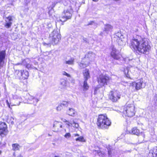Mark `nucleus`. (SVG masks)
<instances>
[{
    "mask_svg": "<svg viewBox=\"0 0 157 157\" xmlns=\"http://www.w3.org/2000/svg\"><path fill=\"white\" fill-rule=\"evenodd\" d=\"M21 63H18L16 64V65H21Z\"/></svg>",
    "mask_w": 157,
    "mask_h": 157,
    "instance_id": "c9c22d12",
    "label": "nucleus"
},
{
    "mask_svg": "<svg viewBox=\"0 0 157 157\" xmlns=\"http://www.w3.org/2000/svg\"><path fill=\"white\" fill-rule=\"evenodd\" d=\"M72 124H73L72 125V126L76 128H78L79 126V124L78 123L75 122L74 121H73Z\"/></svg>",
    "mask_w": 157,
    "mask_h": 157,
    "instance_id": "c85d7f7f",
    "label": "nucleus"
},
{
    "mask_svg": "<svg viewBox=\"0 0 157 157\" xmlns=\"http://www.w3.org/2000/svg\"><path fill=\"white\" fill-rule=\"evenodd\" d=\"M93 1L95 2H97L98 1V0H92Z\"/></svg>",
    "mask_w": 157,
    "mask_h": 157,
    "instance_id": "e433bc0d",
    "label": "nucleus"
},
{
    "mask_svg": "<svg viewBox=\"0 0 157 157\" xmlns=\"http://www.w3.org/2000/svg\"><path fill=\"white\" fill-rule=\"evenodd\" d=\"M82 74L84 80H87L90 78V75L89 70L88 69L86 68L83 71Z\"/></svg>",
    "mask_w": 157,
    "mask_h": 157,
    "instance_id": "dca6fc26",
    "label": "nucleus"
},
{
    "mask_svg": "<svg viewBox=\"0 0 157 157\" xmlns=\"http://www.w3.org/2000/svg\"><path fill=\"white\" fill-rule=\"evenodd\" d=\"M76 141H79L81 142H85L86 140L84 139L83 136H80L75 139Z\"/></svg>",
    "mask_w": 157,
    "mask_h": 157,
    "instance_id": "393cba45",
    "label": "nucleus"
},
{
    "mask_svg": "<svg viewBox=\"0 0 157 157\" xmlns=\"http://www.w3.org/2000/svg\"><path fill=\"white\" fill-rule=\"evenodd\" d=\"M94 23V21H90L88 24V25H93V23Z\"/></svg>",
    "mask_w": 157,
    "mask_h": 157,
    "instance_id": "473e14b6",
    "label": "nucleus"
},
{
    "mask_svg": "<svg viewBox=\"0 0 157 157\" xmlns=\"http://www.w3.org/2000/svg\"><path fill=\"white\" fill-rule=\"evenodd\" d=\"M69 103L66 101H63L62 103H60L56 107V109L57 111H61L63 109L67 107L68 106Z\"/></svg>",
    "mask_w": 157,
    "mask_h": 157,
    "instance_id": "4468645a",
    "label": "nucleus"
},
{
    "mask_svg": "<svg viewBox=\"0 0 157 157\" xmlns=\"http://www.w3.org/2000/svg\"><path fill=\"white\" fill-rule=\"evenodd\" d=\"M112 150L111 149H108V154L109 155H111L112 154Z\"/></svg>",
    "mask_w": 157,
    "mask_h": 157,
    "instance_id": "2f4dec72",
    "label": "nucleus"
},
{
    "mask_svg": "<svg viewBox=\"0 0 157 157\" xmlns=\"http://www.w3.org/2000/svg\"><path fill=\"white\" fill-rule=\"evenodd\" d=\"M73 10L71 7L69 9L64 10L63 13V15L59 21L62 22H64L67 20L71 19L72 17V13Z\"/></svg>",
    "mask_w": 157,
    "mask_h": 157,
    "instance_id": "6e6552de",
    "label": "nucleus"
},
{
    "mask_svg": "<svg viewBox=\"0 0 157 157\" xmlns=\"http://www.w3.org/2000/svg\"><path fill=\"white\" fill-rule=\"evenodd\" d=\"M21 70H16L14 73V75L16 78L20 79L21 78Z\"/></svg>",
    "mask_w": 157,
    "mask_h": 157,
    "instance_id": "5701e85b",
    "label": "nucleus"
},
{
    "mask_svg": "<svg viewBox=\"0 0 157 157\" xmlns=\"http://www.w3.org/2000/svg\"><path fill=\"white\" fill-rule=\"evenodd\" d=\"M129 46L134 52L140 55H147L151 49L149 39L139 35H136L130 40Z\"/></svg>",
    "mask_w": 157,
    "mask_h": 157,
    "instance_id": "f257e3e1",
    "label": "nucleus"
},
{
    "mask_svg": "<svg viewBox=\"0 0 157 157\" xmlns=\"http://www.w3.org/2000/svg\"><path fill=\"white\" fill-rule=\"evenodd\" d=\"M143 83V82L141 79H138L137 82H133L130 83V87L132 88L135 87L136 90H138L142 88V84Z\"/></svg>",
    "mask_w": 157,
    "mask_h": 157,
    "instance_id": "9b49d317",
    "label": "nucleus"
},
{
    "mask_svg": "<svg viewBox=\"0 0 157 157\" xmlns=\"http://www.w3.org/2000/svg\"><path fill=\"white\" fill-rule=\"evenodd\" d=\"M73 135L74 136H79V135L77 133L74 134Z\"/></svg>",
    "mask_w": 157,
    "mask_h": 157,
    "instance_id": "72a5a7b5",
    "label": "nucleus"
},
{
    "mask_svg": "<svg viewBox=\"0 0 157 157\" xmlns=\"http://www.w3.org/2000/svg\"><path fill=\"white\" fill-rule=\"evenodd\" d=\"M87 81L84 80L82 86V89L84 91H86L88 90L89 88V86L88 84Z\"/></svg>",
    "mask_w": 157,
    "mask_h": 157,
    "instance_id": "aec40b11",
    "label": "nucleus"
},
{
    "mask_svg": "<svg viewBox=\"0 0 157 157\" xmlns=\"http://www.w3.org/2000/svg\"><path fill=\"white\" fill-rule=\"evenodd\" d=\"M63 122L66 123V124L68 126H72V125L73 124H72V123H70L69 121L66 120H64L63 121Z\"/></svg>",
    "mask_w": 157,
    "mask_h": 157,
    "instance_id": "cd10ccee",
    "label": "nucleus"
},
{
    "mask_svg": "<svg viewBox=\"0 0 157 157\" xmlns=\"http://www.w3.org/2000/svg\"><path fill=\"white\" fill-rule=\"evenodd\" d=\"M12 149L13 151L19 150V145L18 144L16 143L12 144Z\"/></svg>",
    "mask_w": 157,
    "mask_h": 157,
    "instance_id": "4be33fe9",
    "label": "nucleus"
},
{
    "mask_svg": "<svg viewBox=\"0 0 157 157\" xmlns=\"http://www.w3.org/2000/svg\"><path fill=\"white\" fill-rule=\"evenodd\" d=\"M67 113L69 116H74L77 113L76 111L72 108H69L66 112Z\"/></svg>",
    "mask_w": 157,
    "mask_h": 157,
    "instance_id": "6ab92c4d",
    "label": "nucleus"
},
{
    "mask_svg": "<svg viewBox=\"0 0 157 157\" xmlns=\"http://www.w3.org/2000/svg\"><path fill=\"white\" fill-rule=\"evenodd\" d=\"M26 99L28 103L32 104H34L35 102L37 101V99L32 96L29 94L27 95Z\"/></svg>",
    "mask_w": 157,
    "mask_h": 157,
    "instance_id": "2eb2a0df",
    "label": "nucleus"
},
{
    "mask_svg": "<svg viewBox=\"0 0 157 157\" xmlns=\"http://www.w3.org/2000/svg\"><path fill=\"white\" fill-rule=\"evenodd\" d=\"M8 128L6 124L3 122H0V135L4 136L7 135L8 132Z\"/></svg>",
    "mask_w": 157,
    "mask_h": 157,
    "instance_id": "9d476101",
    "label": "nucleus"
},
{
    "mask_svg": "<svg viewBox=\"0 0 157 157\" xmlns=\"http://www.w3.org/2000/svg\"><path fill=\"white\" fill-rule=\"evenodd\" d=\"M13 16L11 15H9L6 18V23L4 25V26L6 28H10L12 25V21L13 20Z\"/></svg>",
    "mask_w": 157,
    "mask_h": 157,
    "instance_id": "f8f14e48",
    "label": "nucleus"
},
{
    "mask_svg": "<svg viewBox=\"0 0 157 157\" xmlns=\"http://www.w3.org/2000/svg\"><path fill=\"white\" fill-rule=\"evenodd\" d=\"M152 157H157V149L152 150Z\"/></svg>",
    "mask_w": 157,
    "mask_h": 157,
    "instance_id": "bb28decb",
    "label": "nucleus"
},
{
    "mask_svg": "<svg viewBox=\"0 0 157 157\" xmlns=\"http://www.w3.org/2000/svg\"><path fill=\"white\" fill-rule=\"evenodd\" d=\"M74 59L73 58H71L70 59L66 61L65 63L68 65H73L74 64Z\"/></svg>",
    "mask_w": 157,
    "mask_h": 157,
    "instance_id": "b1692460",
    "label": "nucleus"
},
{
    "mask_svg": "<svg viewBox=\"0 0 157 157\" xmlns=\"http://www.w3.org/2000/svg\"><path fill=\"white\" fill-rule=\"evenodd\" d=\"M8 107L10 108V105L8 103Z\"/></svg>",
    "mask_w": 157,
    "mask_h": 157,
    "instance_id": "4c0bfd02",
    "label": "nucleus"
},
{
    "mask_svg": "<svg viewBox=\"0 0 157 157\" xmlns=\"http://www.w3.org/2000/svg\"><path fill=\"white\" fill-rule=\"evenodd\" d=\"M2 151L1 150H0V155L2 154Z\"/></svg>",
    "mask_w": 157,
    "mask_h": 157,
    "instance_id": "58836bf2",
    "label": "nucleus"
},
{
    "mask_svg": "<svg viewBox=\"0 0 157 157\" xmlns=\"http://www.w3.org/2000/svg\"><path fill=\"white\" fill-rule=\"evenodd\" d=\"M111 80V78L107 74H101L97 78L98 82L102 86L107 85Z\"/></svg>",
    "mask_w": 157,
    "mask_h": 157,
    "instance_id": "423d86ee",
    "label": "nucleus"
},
{
    "mask_svg": "<svg viewBox=\"0 0 157 157\" xmlns=\"http://www.w3.org/2000/svg\"><path fill=\"white\" fill-rule=\"evenodd\" d=\"M50 44L54 45L57 44L61 40V34L58 31H53L49 36Z\"/></svg>",
    "mask_w": 157,
    "mask_h": 157,
    "instance_id": "0eeeda50",
    "label": "nucleus"
},
{
    "mask_svg": "<svg viewBox=\"0 0 157 157\" xmlns=\"http://www.w3.org/2000/svg\"><path fill=\"white\" fill-rule=\"evenodd\" d=\"M110 55L115 60H119L122 57L121 52L114 48H112Z\"/></svg>",
    "mask_w": 157,
    "mask_h": 157,
    "instance_id": "1a4fd4ad",
    "label": "nucleus"
},
{
    "mask_svg": "<svg viewBox=\"0 0 157 157\" xmlns=\"http://www.w3.org/2000/svg\"><path fill=\"white\" fill-rule=\"evenodd\" d=\"M63 75H65L67 76V77H70V75L67 73L65 71H64L63 73Z\"/></svg>",
    "mask_w": 157,
    "mask_h": 157,
    "instance_id": "7c9ffc66",
    "label": "nucleus"
},
{
    "mask_svg": "<svg viewBox=\"0 0 157 157\" xmlns=\"http://www.w3.org/2000/svg\"><path fill=\"white\" fill-rule=\"evenodd\" d=\"M49 44H47V43H43V45H48Z\"/></svg>",
    "mask_w": 157,
    "mask_h": 157,
    "instance_id": "f704fd0d",
    "label": "nucleus"
},
{
    "mask_svg": "<svg viewBox=\"0 0 157 157\" xmlns=\"http://www.w3.org/2000/svg\"><path fill=\"white\" fill-rule=\"evenodd\" d=\"M108 99L113 103L117 102L121 98L120 92L116 90H112L108 94Z\"/></svg>",
    "mask_w": 157,
    "mask_h": 157,
    "instance_id": "20e7f679",
    "label": "nucleus"
},
{
    "mask_svg": "<svg viewBox=\"0 0 157 157\" xmlns=\"http://www.w3.org/2000/svg\"><path fill=\"white\" fill-rule=\"evenodd\" d=\"M96 124L98 129H106L111 126V122L106 114H100L98 116Z\"/></svg>",
    "mask_w": 157,
    "mask_h": 157,
    "instance_id": "7ed1b4c3",
    "label": "nucleus"
},
{
    "mask_svg": "<svg viewBox=\"0 0 157 157\" xmlns=\"http://www.w3.org/2000/svg\"><path fill=\"white\" fill-rule=\"evenodd\" d=\"M125 75L128 78H130L128 74V71L127 68H124L123 71Z\"/></svg>",
    "mask_w": 157,
    "mask_h": 157,
    "instance_id": "a878e982",
    "label": "nucleus"
},
{
    "mask_svg": "<svg viewBox=\"0 0 157 157\" xmlns=\"http://www.w3.org/2000/svg\"><path fill=\"white\" fill-rule=\"evenodd\" d=\"M64 136L66 138H69L71 136V135L69 132L67 133L64 135Z\"/></svg>",
    "mask_w": 157,
    "mask_h": 157,
    "instance_id": "c756f323",
    "label": "nucleus"
},
{
    "mask_svg": "<svg viewBox=\"0 0 157 157\" xmlns=\"http://www.w3.org/2000/svg\"><path fill=\"white\" fill-rule=\"evenodd\" d=\"M62 128V125L60 122L55 121L53 124L54 131L58 132L60 130V129Z\"/></svg>",
    "mask_w": 157,
    "mask_h": 157,
    "instance_id": "ddd939ff",
    "label": "nucleus"
},
{
    "mask_svg": "<svg viewBox=\"0 0 157 157\" xmlns=\"http://www.w3.org/2000/svg\"><path fill=\"white\" fill-rule=\"evenodd\" d=\"M130 133L133 135L138 136L140 134V130L137 128V127H135L131 129V132H130Z\"/></svg>",
    "mask_w": 157,
    "mask_h": 157,
    "instance_id": "a211bd4d",
    "label": "nucleus"
},
{
    "mask_svg": "<svg viewBox=\"0 0 157 157\" xmlns=\"http://www.w3.org/2000/svg\"><path fill=\"white\" fill-rule=\"evenodd\" d=\"M21 78L20 79H25L28 78L29 76V72L26 70H21Z\"/></svg>",
    "mask_w": 157,
    "mask_h": 157,
    "instance_id": "f3484780",
    "label": "nucleus"
},
{
    "mask_svg": "<svg viewBox=\"0 0 157 157\" xmlns=\"http://www.w3.org/2000/svg\"><path fill=\"white\" fill-rule=\"evenodd\" d=\"M113 29L112 26L109 24H106L104 31L105 32L110 31Z\"/></svg>",
    "mask_w": 157,
    "mask_h": 157,
    "instance_id": "412c9836",
    "label": "nucleus"
},
{
    "mask_svg": "<svg viewBox=\"0 0 157 157\" xmlns=\"http://www.w3.org/2000/svg\"><path fill=\"white\" fill-rule=\"evenodd\" d=\"M93 55L92 52H89L86 54L81 61L78 64L79 66L82 68L88 66L90 64V59Z\"/></svg>",
    "mask_w": 157,
    "mask_h": 157,
    "instance_id": "39448f33",
    "label": "nucleus"
},
{
    "mask_svg": "<svg viewBox=\"0 0 157 157\" xmlns=\"http://www.w3.org/2000/svg\"><path fill=\"white\" fill-rule=\"evenodd\" d=\"M119 111L123 117H132L134 116L136 110L134 102L127 103L121 107Z\"/></svg>",
    "mask_w": 157,
    "mask_h": 157,
    "instance_id": "f03ea898",
    "label": "nucleus"
}]
</instances>
